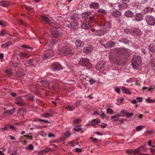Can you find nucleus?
<instances>
[{
    "label": "nucleus",
    "instance_id": "f257e3e1",
    "mask_svg": "<svg viewBox=\"0 0 155 155\" xmlns=\"http://www.w3.org/2000/svg\"><path fill=\"white\" fill-rule=\"evenodd\" d=\"M141 58L139 56H134L132 60L131 64L135 69H137L141 64Z\"/></svg>",
    "mask_w": 155,
    "mask_h": 155
},
{
    "label": "nucleus",
    "instance_id": "f03ea898",
    "mask_svg": "<svg viewBox=\"0 0 155 155\" xmlns=\"http://www.w3.org/2000/svg\"><path fill=\"white\" fill-rule=\"evenodd\" d=\"M124 31L127 33H130L134 35H140L142 34V32L139 29L136 28H132L130 27H129L124 29Z\"/></svg>",
    "mask_w": 155,
    "mask_h": 155
},
{
    "label": "nucleus",
    "instance_id": "7ed1b4c3",
    "mask_svg": "<svg viewBox=\"0 0 155 155\" xmlns=\"http://www.w3.org/2000/svg\"><path fill=\"white\" fill-rule=\"evenodd\" d=\"M73 53L71 49L68 46L63 47L60 50L59 54L61 56H66Z\"/></svg>",
    "mask_w": 155,
    "mask_h": 155
},
{
    "label": "nucleus",
    "instance_id": "20e7f679",
    "mask_svg": "<svg viewBox=\"0 0 155 155\" xmlns=\"http://www.w3.org/2000/svg\"><path fill=\"white\" fill-rule=\"evenodd\" d=\"M80 65L85 67L88 68H90L92 67V65L88 59L84 58L81 59L79 61Z\"/></svg>",
    "mask_w": 155,
    "mask_h": 155
},
{
    "label": "nucleus",
    "instance_id": "39448f33",
    "mask_svg": "<svg viewBox=\"0 0 155 155\" xmlns=\"http://www.w3.org/2000/svg\"><path fill=\"white\" fill-rule=\"evenodd\" d=\"M41 82L42 85L45 87L50 86H51L54 88L57 87L58 84L57 83H54V81H51L50 80H49L48 81L46 79H44L41 80Z\"/></svg>",
    "mask_w": 155,
    "mask_h": 155
},
{
    "label": "nucleus",
    "instance_id": "423d86ee",
    "mask_svg": "<svg viewBox=\"0 0 155 155\" xmlns=\"http://www.w3.org/2000/svg\"><path fill=\"white\" fill-rule=\"evenodd\" d=\"M54 54V52L51 49H48L44 52L42 58L44 60L51 58Z\"/></svg>",
    "mask_w": 155,
    "mask_h": 155
},
{
    "label": "nucleus",
    "instance_id": "0eeeda50",
    "mask_svg": "<svg viewBox=\"0 0 155 155\" xmlns=\"http://www.w3.org/2000/svg\"><path fill=\"white\" fill-rule=\"evenodd\" d=\"M106 66L105 62L103 61H100L96 65L95 68L98 71H104Z\"/></svg>",
    "mask_w": 155,
    "mask_h": 155
},
{
    "label": "nucleus",
    "instance_id": "6e6552de",
    "mask_svg": "<svg viewBox=\"0 0 155 155\" xmlns=\"http://www.w3.org/2000/svg\"><path fill=\"white\" fill-rule=\"evenodd\" d=\"M50 32L52 36L54 37H60L61 32L59 30H57L56 28L54 26H52L50 30Z\"/></svg>",
    "mask_w": 155,
    "mask_h": 155
},
{
    "label": "nucleus",
    "instance_id": "1a4fd4ad",
    "mask_svg": "<svg viewBox=\"0 0 155 155\" xmlns=\"http://www.w3.org/2000/svg\"><path fill=\"white\" fill-rule=\"evenodd\" d=\"M145 19L147 22L151 25H153L155 24V19L152 16L146 15Z\"/></svg>",
    "mask_w": 155,
    "mask_h": 155
},
{
    "label": "nucleus",
    "instance_id": "9d476101",
    "mask_svg": "<svg viewBox=\"0 0 155 155\" xmlns=\"http://www.w3.org/2000/svg\"><path fill=\"white\" fill-rule=\"evenodd\" d=\"M15 101V103L19 106H23L25 104L23 97L21 96L18 97Z\"/></svg>",
    "mask_w": 155,
    "mask_h": 155
},
{
    "label": "nucleus",
    "instance_id": "9b49d317",
    "mask_svg": "<svg viewBox=\"0 0 155 155\" xmlns=\"http://www.w3.org/2000/svg\"><path fill=\"white\" fill-rule=\"evenodd\" d=\"M110 12L111 15L116 18L119 17L121 15V12L117 10L111 9Z\"/></svg>",
    "mask_w": 155,
    "mask_h": 155
},
{
    "label": "nucleus",
    "instance_id": "f8f14e48",
    "mask_svg": "<svg viewBox=\"0 0 155 155\" xmlns=\"http://www.w3.org/2000/svg\"><path fill=\"white\" fill-rule=\"evenodd\" d=\"M94 47L91 45L84 47L83 48V52L87 54L91 52L93 49Z\"/></svg>",
    "mask_w": 155,
    "mask_h": 155
},
{
    "label": "nucleus",
    "instance_id": "ddd939ff",
    "mask_svg": "<svg viewBox=\"0 0 155 155\" xmlns=\"http://www.w3.org/2000/svg\"><path fill=\"white\" fill-rule=\"evenodd\" d=\"M140 147H139L137 149H135L132 150H126V152L128 154H135L136 153H138L140 151H141L140 150Z\"/></svg>",
    "mask_w": 155,
    "mask_h": 155
},
{
    "label": "nucleus",
    "instance_id": "4468645a",
    "mask_svg": "<svg viewBox=\"0 0 155 155\" xmlns=\"http://www.w3.org/2000/svg\"><path fill=\"white\" fill-rule=\"evenodd\" d=\"M106 31L105 29H102L97 30L94 32V34L96 35L101 36L104 35L106 33Z\"/></svg>",
    "mask_w": 155,
    "mask_h": 155
},
{
    "label": "nucleus",
    "instance_id": "2eb2a0df",
    "mask_svg": "<svg viewBox=\"0 0 155 155\" xmlns=\"http://www.w3.org/2000/svg\"><path fill=\"white\" fill-rule=\"evenodd\" d=\"M30 54L28 51L22 52L20 53V56L21 58H27L30 56Z\"/></svg>",
    "mask_w": 155,
    "mask_h": 155
},
{
    "label": "nucleus",
    "instance_id": "dca6fc26",
    "mask_svg": "<svg viewBox=\"0 0 155 155\" xmlns=\"http://www.w3.org/2000/svg\"><path fill=\"white\" fill-rule=\"evenodd\" d=\"M115 44V43L114 41H110L107 42L104 45V46L106 48H108L112 47Z\"/></svg>",
    "mask_w": 155,
    "mask_h": 155
},
{
    "label": "nucleus",
    "instance_id": "f3484780",
    "mask_svg": "<svg viewBox=\"0 0 155 155\" xmlns=\"http://www.w3.org/2000/svg\"><path fill=\"white\" fill-rule=\"evenodd\" d=\"M28 62V64L30 66H33L35 67L38 65V62L36 60H32V59H30Z\"/></svg>",
    "mask_w": 155,
    "mask_h": 155
},
{
    "label": "nucleus",
    "instance_id": "a211bd4d",
    "mask_svg": "<svg viewBox=\"0 0 155 155\" xmlns=\"http://www.w3.org/2000/svg\"><path fill=\"white\" fill-rule=\"evenodd\" d=\"M122 116V115L121 114H117L114 116H112L111 117V119L113 121H120L121 120H119V117Z\"/></svg>",
    "mask_w": 155,
    "mask_h": 155
},
{
    "label": "nucleus",
    "instance_id": "6ab92c4d",
    "mask_svg": "<svg viewBox=\"0 0 155 155\" xmlns=\"http://www.w3.org/2000/svg\"><path fill=\"white\" fill-rule=\"evenodd\" d=\"M53 68L55 70H60L62 69V67L60 64L58 62L54 63L53 64Z\"/></svg>",
    "mask_w": 155,
    "mask_h": 155
},
{
    "label": "nucleus",
    "instance_id": "aec40b11",
    "mask_svg": "<svg viewBox=\"0 0 155 155\" xmlns=\"http://www.w3.org/2000/svg\"><path fill=\"white\" fill-rule=\"evenodd\" d=\"M75 44L77 48L81 47L84 45V42L78 39L76 41Z\"/></svg>",
    "mask_w": 155,
    "mask_h": 155
},
{
    "label": "nucleus",
    "instance_id": "412c9836",
    "mask_svg": "<svg viewBox=\"0 0 155 155\" xmlns=\"http://www.w3.org/2000/svg\"><path fill=\"white\" fill-rule=\"evenodd\" d=\"M70 28L71 30H74L78 28V23L74 21H72L71 22Z\"/></svg>",
    "mask_w": 155,
    "mask_h": 155
},
{
    "label": "nucleus",
    "instance_id": "4be33fe9",
    "mask_svg": "<svg viewBox=\"0 0 155 155\" xmlns=\"http://www.w3.org/2000/svg\"><path fill=\"white\" fill-rule=\"evenodd\" d=\"M57 43V41L56 39H52L49 41H48L46 43V45L48 46L49 45L52 47L53 45Z\"/></svg>",
    "mask_w": 155,
    "mask_h": 155
},
{
    "label": "nucleus",
    "instance_id": "5701e85b",
    "mask_svg": "<svg viewBox=\"0 0 155 155\" xmlns=\"http://www.w3.org/2000/svg\"><path fill=\"white\" fill-rule=\"evenodd\" d=\"M100 120L98 118L93 120L91 122V124L94 127H96L95 126L100 122Z\"/></svg>",
    "mask_w": 155,
    "mask_h": 155
},
{
    "label": "nucleus",
    "instance_id": "b1692460",
    "mask_svg": "<svg viewBox=\"0 0 155 155\" xmlns=\"http://www.w3.org/2000/svg\"><path fill=\"white\" fill-rule=\"evenodd\" d=\"M143 16L141 13H139L136 14L135 16V20L136 21H141L143 19Z\"/></svg>",
    "mask_w": 155,
    "mask_h": 155
},
{
    "label": "nucleus",
    "instance_id": "393cba45",
    "mask_svg": "<svg viewBox=\"0 0 155 155\" xmlns=\"http://www.w3.org/2000/svg\"><path fill=\"white\" fill-rule=\"evenodd\" d=\"M90 6L91 8L97 9L99 7V5L97 2H92L90 5Z\"/></svg>",
    "mask_w": 155,
    "mask_h": 155
},
{
    "label": "nucleus",
    "instance_id": "a878e982",
    "mask_svg": "<svg viewBox=\"0 0 155 155\" xmlns=\"http://www.w3.org/2000/svg\"><path fill=\"white\" fill-rule=\"evenodd\" d=\"M91 12L88 11L83 13L82 14V18L84 19H86L91 14Z\"/></svg>",
    "mask_w": 155,
    "mask_h": 155
},
{
    "label": "nucleus",
    "instance_id": "bb28decb",
    "mask_svg": "<svg viewBox=\"0 0 155 155\" xmlns=\"http://www.w3.org/2000/svg\"><path fill=\"white\" fill-rule=\"evenodd\" d=\"M124 15L128 17H130L133 16V13L130 11L128 10L124 13Z\"/></svg>",
    "mask_w": 155,
    "mask_h": 155
},
{
    "label": "nucleus",
    "instance_id": "cd10ccee",
    "mask_svg": "<svg viewBox=\"0 0 155 155\" xmlns=\"http://www.w3.org/2000/svg\"><path fill=\"white\" fill-rule=\"evenodd\" d=\"M0 4L2 7H7L10 5L9 2L6 1H0Z\"/></svg>",
    "mask_w": 155,
    "mask_h": 155
},
{
    "label": "nucleus",
    "instance_id": "c85d7f7f",
    "mask_svg": "<svg viewBox=\"0 0 155 155\" xmlns=\"http://www.w3.org/2000/svg\"><path fill=\"white\" fill-rule=\"evenodd\" d=\"M41 18L49 25H51L53 24L50 21L49 19L48 18L43 15H42L41 16Z\"/></svg>",
    "mask_w": 155,
    "mask_h": 155
},
{
    "label": "nucleus",
    "instance_id": "c756f323",
    "mask_svg": "<svg viewBox=\"0 0 155 155\" xmlns=\"http://www.w3.org/2000/svg\"><path fill=\"white\" fill-rule=\"evenodd\" d=\"M122 90L123 91V92L126 94H131L130 91L128 90L127 88L124 87H121Z\"/></svg>",
    "mask_w": 155,
    "mask_h": 155
},
{
    "label": "nucleus",
    "instance_id": "7c9ffc66",
    "mask_svg": "<svg viewBox=\"0 0 155 155\" xmlns=\"http://www.w3.org/2000/svg\"><path fill=\"white\" fill-rule=\"evenodd\" d=\"M143 12L144 14H146L147 13H150L152 11V8L150 7H147L143 9Z\"/></svg>",
    "mask_w": 155,
    "mask_h": 155
},
{
    "label": "nucleus",
    "instance_id": "2f4dec72",
    "mask_svg": "<svg viewBox=\"0 0 155 155\" xmlns=\"http://www.w3.org/2000/svg\"><path fill=\"white\" fill-rule=\"evenodd\" d=\"M34 121L36 122L38 121H40V122H43L44 123H50L48 121V120H43L39 118H38L36 119H35L34 120Z\"/></svg>",
    "mask_w": 155,
    "mask_h": 155
},
{
    "label": "nucleus",
    "instance_id": "473e14b6",
    "mask_svg": "<svg viewBox=\"0 0 155 155\" xmlns=\"http://www.w3.org/2000/svg\"><path fill=\"white\" fill-rule=\"evenodd\" d=\"M52 115L51 113H45L41 115V117H42L48 118Z\"/></svg>",
    "mask_w": 155,
    "mask_h": 155
},
{
    "label": "nucleus",
    "instance_id": "72a5a7b5",
    "mask_svg": "<svg viewBox=\"0 0 155 155\" xmlns=\"http://www.w3.org/2000/svg\"><path fill=\"white\" fill-rule=\"evenodd\" d=\"M73 122L74 124H78L81 122V119L80 118H73Z\"/></svg>",
    "mask_w": 155,
    "mask_h": 155
},
{
    "label": "nucleus",
    "instance_id": "f704fd0d",
    "mask_svg": "<svg viewBox=\"0 0 155 155\" xmlns=\"http://www.w3.org/2000/svg\"><path fill=\"white\" fill-rule=\"evenodd\" d=\"M119 41L121 42L127 44H129L130 42V41L126 38L121 39L119 40Z\"/></svg>",
    "mask_w": 155,
    "mask_h": 155
},
{
    "label": "nucleus",
    "instance_id": "c9c22d12",
    "mask_svg": "<svg viewBox=\"0 0 155 155\" xmlns=\"http://www.w3.org/2000/svg\"><path fill=\"white\" fill-rule=\"evenodd\" d=\"M15 110L14 109H12L10 110H8L4 112V114H12L14 112Z\"/></svg>",
    "mask_w": 155,
    "mask_h": 155
},
{
    "label": "nucleus",
    "instance_id": "e433bc0d",
    "mask_svg": "<svg viewBox=\"0 0 155 155\" xmlns=\"http://www.w3.org/2000/svg\"><path fill=\"white\" fill-rule=\"evenodd\" d=\"M150 49L151 51L155 52V42L150 45Z\"/></svg>",
    "mask_w": 155,
    "mask_h": 155
},
{
    "label": "nucleus",
    "instance_id": "4c0bfd02",
    "mask_svg": "<svg viewBox=\"0 0 155 155\" xmlns=\"http://www.w3.org/2000/svg\"><path fill=\"white\" fill-rule=\"evenodd\" d=\"M90 26H89L88 25H87L86 23H83L81 26L82 28L85 29H88Z\"/></svg>",
    "mask_w": 155,
    "mask_h": 155
},
{
    "label": "nucleus",
    "instance_id": "58836bf2",
    "mask_svg": "<svg viewBox=\"0 0 155 155\" xmlns=\"http://www.w3.org/2000/svg\"><path fill=\"white\" fill-rule=\"evenodd\" d=\"M23 97H25L27 100H29L30 101H33L34 100V96L31 95V96L28 95H25Z\"/></svg>",
    "mask_w": 155,
    "mask_h": 155
},
{
    "label": "nucleus",
    "instance_id": "ea45409f",
    "mask_svg": "<svg viewBox=\"0 0 155 155\" xmlns=\"http://www.w3.org/2000/svg\"><path fill=\"white\" fill-rule=\"evenodd\" d=\"M145 101L148 103H153L155 102L154 100L151 99L150 98H148L145 99Z\"/></svg>",
    "mask_w": 155,
    "mask_h": 155
},
{
    "label": "nucleus",
    "instance_id": "a19ab883",
    "mask_svg": "<svg viewBox=\"0 0 155 155\" xmlns=\"http://www.w3.org/2000/svg\"><path fill=\"white\" fill-rule=\"evenodd\" d=\"M150 63L151 64V66L153 67L155 66V57L151 58Z\"/></svg>",
    "mask_w": 155,
    "mask_h": 155
},
{
    "label": "nucleus",
    "instance_id": "79ce46f5",
    "mask_svg": "<svg viewBox=\"0 0 155 155\" xmlns=\"http://www.w3.org/2000/svg\"><path fill=\"white\" fill-rule=\"evenodd\" d=\"M48 152V150L46 149H44L38 152V153L39 155H41L44 154Z\"/></svg>",
    "mask_w": 155,
    "mask_h": 155
},
{
    "label": "nucleus",
    "instance_id": "37998d69",
    "mask_svg": "<svg viewBox=\"0 0 155 155\" xmlns=\"http://www.w3.org/2000/svg\"><path fill=\"white\" fill-rule=\"evenodd\" d=\"M144 127L140 125L136 127V129L137 131H139L143 129Z\"/></svg>",
    "mask_w": 155,
    "mask_h": 155
},
{
    "label": "nucleus",
    "instance_id": "c03bdc74",
    "mask_svg": "<svg viewBox=\"0 0 155 155\" xmlns=\"http://www.w3.org/2000/svg\"><path fill=\"white\" fill-rule=\"evenodd\" d=\"M71 22L69 21L66 22L65 24H64V25L65 27L69 28H70L71 27Z\"/></svg>",
    "mask_w": 155,
    "mask_h": 155
},
{
    "label": "nucleus",
    "instance_id": "a18cd8bd",
    "mask_svg": "<svg viewBox=\"0 0 155 155\" xmlns=\"http://www.w3.org/2000/svg\"><path fill=\"white\" fill-rule=\"evenodd\" d=\"M71 135V133L69 131L66 132L64 134V137L65 138H67L70 137Z\"/></svg>",
    "mask_w": 155,
    "mask_h": 155
},
{
    "label": "nucleus",
    "instance_id": "49530a36",
    "mask_svg": "<svg viewBox=\"0 0 155 155\" xmlns=\"http://www.w3.org/2000/svg\"><path fill=\"white\" fill-rule=\"evenodd\" d=\"M34 147L32 144H30L28 145V147L26 148V149L29 150H32L34 149Z\"/></svg>",
    "mask_w": 155,
    "mask_h": 155
},
{
    "label": "nucleus",
    "instance_id": "de8ad7c7",
    "mask_svg": "<svg viewBox=\"0 0 155 155\" xmlns=\"http://www.w3.org/2000/svg\"><path fill=\"white\" fill-rule=\"evenodd\" d=\"M66 108L68 110H72L74 107L72 106H69L66 107Z\"/></svg>",
    "mask_w": 155,
    "mask_h": 155
},
{
    "label": "nucleus",
    "instance_id": "09e8293b",
    "mask_svg": "<svg viewBox=\"0 0 155 155\" xmlns=\"http://www.w3.org/2000/svg\"><path fill=\"white\" fill-rule=\"evenodd\" d=\"M107 113L108 114H112L113 113V111L111 109L108 108L107 109Z\"/></svg>",
    "mask_w": 155,
    "mask_h": 155
},
{
    "label": "nucleus",
    "instance_id": "8fccbe9b",
    "mask_svg": "<svg viewBox=\"0 0 155 155\" xmlns=\"http://www.w3.org/2000/svg\"><path fill=\"white\" fill-rule=\"evenodd\" d=\"M133 113H130L129 112H127L126 114V117L127 118L130 117V116H132V115H133Z\"/></svg>",
    "mask_w": 155,
    "mask_h": 155
},
{
    "label": "nucleus",
    "instance_id": "3c124183",
    "mask_svg": "<svg viewBox=\"0 0 155 155\" xmlns=\"http://www.w3.org/2000/svg\"><path fill=\"white\" fill-rule=\"evenodd\" d=\"M114 91L118 94H120V90L118 87H117L116 88L114 89Z\"/></svg>",
    "mask_w": 155,
    "mask_h": 155
},
{
    "label": "nucleus",
    "instance_id": "603ef678",
    "mask_svg": "<svg viewBox=\"0 0 155 155\" xmlns=\"http://www.w3.org/2000/svg\"><path fill=\"white\" fill-rule=\"evenodd\" d=\"M21 47L26 48L28 49L32 50L33 48L31 47H30L29 46H28L26 45H23L21 46Z\"/></svg>",
    "mask_w": 155,
    "mask_h": 155
},
{
    "label": "nucleus",
    "instance_id": "864d4df0",
    "mask_svg": "<svg viewBox=\"0 0 155 155\" xmlns=\"http://www.w3.org/2000/svg\"><path fill=\"white\" fill-rule=\"evenodd\" d=\"M48 136L49 138H53L55 137V135L51 133H49Z\"/></svg>",
    "mask_w": 155,
    "mask_h": 155
},
{
    "label": "nucleus",
    "instance_id": "5fc2aeb1",
    "mask_svg": "<svg viewBox=\"0 0 155 155\" xmlns=\"http://www.w3.org/2000/svg\"><path fill=\"white\" fill-rule=\"evenodd\" d=\"M6 34V31L5 30H3L1 31L0 35L2 36H3Z\"/></svg>",
    "mask_w": 155,
    "mask_h": 155
},
{
    "label": "nucleus",
    "instance_id": "6e6d98bb",
    "mask_svg": "<svg viewBox=\"0 0 155 155\" xmlns=\"http://www.w3.org/2000/svg\"><path fill=\"white\" fill-rule=\"evenodd\" d=\"M107 125V124L105 123H102L100 125L101 127L102 128H104L106 127Z\"/></svg>",
    "mask_w": 155,
    "mask_h": 155
},
{
    "label": "nucleus",
    "instance_id": "4d7b16f0",
    "mask_svg": "<svg viewBox=\"0 0 155 155\" xmlns=\"http://www.w3.org/2000/svg\"><path fill=\"white\" fill-rule=\"evenodd\" d=\"M124 100V98L121 97V98H119L117 99V101L118 102H123Z\"/></svg>",
    "mask_w": 155,
    "mask_h": 155
},
{
    "label": "nucleus",
    "instance_id": "13d9d810",
    "mask_svg": "<svg viewBox=\"0 0 155 155\" xmlns=\"http://www.w3.org/2000/svg\"><path fill=\"white\" fill-rule=\"evenodd\" d=\"M6 25V23L3 21H1L0 20V25L2 26H4Z\"/></svg>",
    "mask_w": 155,
    "mask_h": 155
},
{
    "label": "nucleus",
    "instance_id": "bf43d9fd",
    "mask_svg": "<svg viewBox=\"0 0 155 155\" xmlns=\"http://www.w3.org/2000/svg\"><path fill=\"white\" fill-rule=\"evenodd\" d=\"M5 73L9 76H10L12 74L10 71L9 70H6Z\"/></svg>",
    "mask_w": 155,
    "mask_h": 155
},
{
    "label": "nucleus",
    "instance_id": "052dcab7",
    "mask_svg": "<svg viewBox=\"0 0 155 155\" xmlns=\"http://www.w3.org/2000/svg\"><path fill=\"white\" fill-rule=\"evenodd\" d=\"M101 114H100V115L102 118L104 119L106 117V115L102 111L101 112Z\"/></svg>",
    "mask_w": 155,
    "mask_h": 155
},
{
    "label": "nucleus",
    "instance_id": "680f3d73",
    "mask_svg": "<svg viewBox=\"0 0 155 155\" xmlns=\"http://www.w3.org/2000/svg\"><path fill=\"white\" fill-rule=\"evenodd\" d=\"M110 60H112L114 61V62H118V59H117V58H111V57L110 56Z\"/></svg>",
    "mask_w": 155,
    "mask_h": 155
},
{
    "label": "nucleus",
    "instance_id": "e2e57ef3",
    "mask_svg": "<svg viewBox=\"0 0 155 155\" xmlns=\"http://www.w3.org/2000/svg\"><path fill=\"white\" fill-rule=\"evenodd\" d=\"M136 99L140 103L142 101L143 98L142 97H137Z\"/></svg>",
    "mask_w": 155,
    "mask_h": 155
},
{
    "label": "nucleus",
    "instance_id": "0e129e2a",
    "mask_svg": "<svg viewBox=\"0 0 155 155\" xmlns=\"http://www.w3.org/2000/svg\"><path fill=\"white\" fill-rule=\"evenodd\" d=\"M24 136L27 137L28 138L30 139L31 140H32L33 139V137L31 136H28L26 135H25Z\"/></svg>",
    "mask_w": 155,
    "mask_h": 155
},
{
    "label": "nucleus",
    "instance_id": "69168bd1",
    "mask_svg": "<svg viewBox=\"0 0 155 155\" xmlns=\"http://www.w3.org/2000/svg\"><path fill=\"white\" fill-rule=\"evenodd\" d=\"M6 44V46L8 47L9 46L11 45L12 44V42L10 41H8V42H7Z\"/></svg>",
    "mask_w": 155,
    "mask_h": 155
},
{
    "label": "nucleus",
    "instance_id": "338daca9",
    "mask_svg": "<svg viewBox=\"0 0 155 155\" xmlns=\"http://www.w3.org/2000/svg\"><path fill=\"white\" fill-rule=\"evenodd\" d=\"M89 19L91 21H94V16H90L89 18Z\"/></svg>",
    "mask_w": 155,
    "mask_h": 155
},
{
    "label": "nucleus",
    "instance_id": "774afa93",
    "mask_svg": "<svg viewBox=\"0 0 155 155\" xmlns=\"http://www.w3.org/2000/svg\"><path fill=\"white\" fill-rule=\"evenodd\" d=\"M99 11L100 12H101L102 13H104V14H106V11L105 10H104L103 9H100L99 10Z\"/></svg>",
    "mask_w": 155,
    "mask_h": 155
}]
</instances>
